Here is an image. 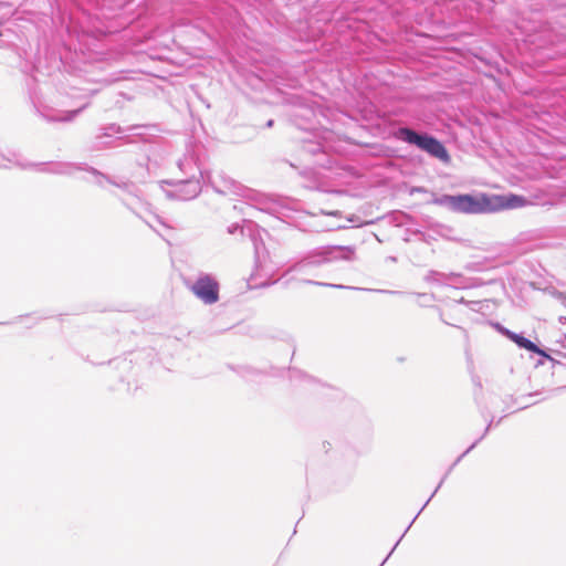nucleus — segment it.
Returning <instances> with one entry per match:
<instances>
[{
  "label": "nucleus",
  "instance_id": "obj_10",
  "mask_svg": "<svg viewBox=\"0 0 566 566\" xmlns=\"http://www.w3.org/2000/svg\"><path fill=\"white\" fill-rule=\"evenodd\" d=\"M510 339L514 342L518 347L542 355L547 359L554 361V359L549 355H547L543 349H541L537 345H535L532 340L525 338L524 336L518 335L516 333L510 334Z\"/></svg>",
  "mask_w": 566,
  "mask_h": 566
},
{
  "label": "nucleus",
  "instance_id": "obj_30",
  "mask_svg": "<svg viewBox=\"0 0 566 566\" xmlns=\"http://www.w3.org/2000/svg\"><path fill=\"white\" fill-rule=\"evenodd\" d=\"M415 523V520H411L408 527H406V531H409V528H411L412 524Z\"/></svg>",
  "mask_w": 566,
  "mask_h": 566
},
{
  "label": "nucleus",
  "instance_id": "obj_29",
  "mask_svg": "<svg viewBox=\"0 0 566 566\" xmlns=\"http://www.w3.org/2000/svg\"><path fill=\"white\" fill-rule=\"evenodd\" d=\"M430 499L424 503L421 510L417 512V515H420L422 513V510L426 507V505L429 503Z\"/></svg>",
  "mask_w": 566,
  "mask_h": 566
},
{
  "label": "nucleus",
  "instance_id": "obj_28",
  "mask_svg": "<svg viewBox=\"0 0 566 566\" xmlns=\"http://www.w3.org/2000/svg\"><path fill=\"white\" fill-rule=\"evenodd\" d=\"M430 499L424 503L421 510L417 512V515H420L422 513V510L426 507V505L429 503Z\"/></svg>",
  "mask_w": 566,
  "mask_h": 566
},
{
  "label": "nucleus",
  "instance_id": "obj_31",
  "mask_svg": "<svg viewBox=\"0 0 566 566\" xmlns=\"http://www.w3.org/2000/svg\"><path fill=\"white\" fill-rule=\"evenodd\" d=\"M415 523V520H411L408 527H406V531H409V528H411L412 524Z\"/></svg>",
  "mask_w": 566,
  "mask_h": 566
},
{
  "label": "nucleus",
  "instance_id": "obj_3",
  "mask_svg": "<svg viewBox=\"0 0 566 566\" xmlns=\"http://www.w3.org/2000/svg\"><path fill=\"white\" fill-rule=\"evenodd\" d=\"M13 166L20 168H34L36 171L56 174V175H71L76 170L82 169L80 166L72 163H39L32 164L21 159V156L14 151H8V154L0 153V167L11 168Z\"/></svg>",
  "mask_w": 566,
  "mask_h": 566
},
{
  "label": "nucleus",
  "instance_id": "obj_7",
  "mask_svg": "<svg viewBox=\"0 0 566 566\" xmlns=\"http://www.w3.org/2000/svg\"><path fill=\"white\" fill-rule=\"evenodd\" d=\"M203 181H208L219 193L245 196V189L222 171L213 175L207 171Z\"/></svg>",
  "mask_w": 566,
  "mask_h": 566
},
{
  "label": "nucleus",
  "instance_id": "obj_8",
  "mask_svg": "<svg viewBox=\"0 0 566 566\" xmlns=\"http://www.w3.org/2000/svg\"><path fill=\"white\" fill-rule=\"evenodd\" d=\"M178 168L188 179L203 180L207 172L202 170L193 148L187 149L184 157L178 160Z\"/></svg>",
  "mask_w": 566,
  "mask_h": 566
},
{
  "label": "nucleus",
  "instance_id": "obj_6",
  "mask_svg": "<svg viewBox=\"0 0 566 566\" xmlns=\"http://www.w3.org/2000/svg\"><path fill=\"white\" fill-rule=\"evenodd\" d=\"M171 189L167 190L166 193L169 198L178 200H191L196 198L201 191L200 179H180L166 181Z\"/></svg>",
  "mask_w": 566,
  "mask_h": 566
},
{
  "label": "nucleus",
  "instance_id": "obj_26",
  "mask_svg": "<svg viewBox=\"0 0 566 566\" xmlns=\"http://www.w3.org/2000/svg\"><path fill=\"white\" fill-rule=\"evenodd\" d=\"M558 321L560 324H566V316H559Z\"/></svg>",
  "mask_w": 566,
  "mask_h": 566
},
{
  "label": "nucleus",
  "instance_id": "obj_16",
  "mask_svg": "<svg viewBox=\"0 0 566 566\" xmlns=\"http://www.w3.org/2000/svg\"><path fill=\"white\" fill-rule=\"evenodd\" d=\"M291 379L292 380H304L306 382H313V379L310 376L302 373L301 370L291 371Z\"/></svg>",
  "mask_w": 566,
  "mask_h": 566
},
{
  "label": "nucleus",
  "instance_id": "obj_2",
  "mask_svg": "<svg viewBox=\"0 0 566 566\" xmlns=\"http://www.w3.org/2000/svg\"><path fill=\"white\" fill-rule=\"evenodd\" d=\"M433 202L450 211L465 214L492 213L490 195H442L434 198Z\"/></svg>",
  "mask_w": 566,
  "mask_h": 566
},
{
  "label": "nucleus",
  "instance_id": "obj_24",
  "mask_svg": "<svg viewBox=\"0 0 566 566\" xmlns=\"http://www.w3.org/2000/svg\"><path fill=\"white\" fill-rule=\"evenodd\" d=\"M558 297L560 298L563 306L566 308V295L559 293Z\"/></svg>",
  "mask_w": 566,
  "mask_h": 566
},
{
  "label": "nucleus",
  "instance_id": "obj_35",
  "mask_svg": "<svg viewBox=\"0 0 566 566\" xmlns=\"http://www.w3.org/2000/svg\"><path fill=\"white\" fill-rule=\"evenodd\" d=\"M272 125H273V120L272 119L268 120L266 127H272Z\"/></svg>",
  "mask_w": 566,
  "mask_h": 566
},
{
  "label": "nucleus",
  "instance_id": "obj_9",
  "mask_svg": "<svg viewBox=\"0 0 566 566\" xmlns=\"http://www.w3.org/2000/svg\"><path fill=\"white\" fill-rule=\"evenodd\" d=\"M525 198L516 195L501 196L490 195V202L492 206V212H496L503 209H514L522 207L525 203Z\"/></svg>",
  "mask_w": 566,
  "mask_h": 566
},
{
  "label": "nucleus",
  "instance_id": "obj_21",
  "mask_svg": "<svg viewBox=\"0 0 566 566\" xmlns=\"http://www.w3.org/2000/svg\"><path fill=\"white\" fill-rule=\"evenodd\" d=\"M458 303H460V304H464V305H468V306H470V307H472V308H474V306L479 304V302H475V301H467V300H465V298H463V297H461V298L458 301Z\"/></svg>",
  "mask_w": 566,
  "mask_h": 566
},
{
  "label": "nucleus",
  "instance_id": "obj_4",
  "mask_svg": "<svg viewBox=\"0 0 566 566\" xmlns=\"http://www.w3.org/2000/svg\"><path fill=\"white\" fill-rule=\"evenodd\" d=\"M397 137L408 144L416 145L419 149L428 153L443 164H449L450 161V155L444 145L428 134H418L411 128L400 127L397 130Z\"/></svg>",
  "mask_w": 566,
  "mask_h": 566
},
{
  "label": "nucleus",
  "instance_id": "obj_27",
  "mask_svg": "<svg viewBox=\"0 0 566 566\" xmlns=\"http://www.w3.org/2000/svg\"><path fill=\"white\" fill-rule=\"evenodd\" d=\"M430 499L424 503L421 510L417 512V515H420L422 513V510L426 507V505L429 503Z\"/></svg>",
  "mask_w": 566,
  "mask_h": 566
},
{
  "label": "nucleus",
  "instance_id": "obj_15",
  "mask_svg": "<svg viewBox=\"0 0 566 566\" xmlns=\"http://www.w3.org/2000/svg\"><path fill=\"white\" fill-rule=\"evenodd\" d=\"M120 132V128L116 125H109L108 127L104 128V133L102 135H98L96 137L97 140H101L103 137H111L115 134H118Z\"/></svg>",
  "mask_w": 566,
  "mask_h": 566
},
{
  "label": "nucleus",
  "instance_id": "obj_25",
  "mask_svg": "<svg viewBox=\"0 0 566 566\" xmlns=\"http://www.w3.org/2000/svg\"><path fill=\"white\" fill-rule=\"evenodd\" d=\"M443 480L439 483V485L434 489L433 493L431 494L430 496V500L432 499V496L438 492L439 488L441 486Z\"/></svg>",
  "mask_w": 566,
  "mask_h": 566
},
{
  "label": "nucleus",
  "instance_id": "obj_11",
  "mask_svg": "<svg viewBox=\"0 0 566 566\" xmlns=\"http://www.w3.org/2000/svg\"><path fill=\"white\" fill-rule=\"evenodd\" d=\"M446 279L448 281L446 285L452 286L454 289H470L476 285L472 282V280L464 277L460 273H446Z\"/></svg>",
  "mask_w": 566,
  "mask_h": 566
},
{
  "label": "nucleus",
  "instance_id": "obj_1",
  "mask_svg": "<svg viewBox=\"0 0 566 566\" xmlns=\"http://www.w3.org/2000/svg\"><path fill=\"white\" fill-rule=\"evenodd\" d=\"M353 255L354 250L349 247H322L311 251L302 260L290 266L283 276L290 273L298 275L311 274L313 268L337 260H350Z\"/></svg>",
  "mask_w": 566,
  "mask_h": 566
},
{
  "label": "nucleus",
  "instance_id": "obj_19",
  "mask_svg": "<svg viewBox=\"0 0 566 566\" xmlns=\"http://www.w3.org/2000/svg\"><path fill=\"white\" fill-rule=\"evenodd\" d=\"M490 427H491V423H489V424H488V427L485 428V431H484L483 436H482L480 439H478L476 441H474V442H473V443H472V444H471V446H470V447H469V448H468V449H467V450H465V451L460 455V458L458 459V461H459L461 458H463L465 454H468V453H469V452H470V451H471V450H472V449L478 444V442H479L481 439H483V437L488 433V431H489Z\"/></svg>",
  "mask_w": 566,
  "mask_h": 566
},
{
  "label": "nucleus",
  "instance_id": "obj_12",
  "mask_svg": "<svg viewBox=\"0 0 566 566\" xmlns=\"http://www.w3.org/2000/svg\"><path fill=\"white\" fill-rule=\"evenodd\" d=\"M87 104L82 105L81 107L73 109V111H62L57 112L53 115H44L48 120L50 122H71L73 120L84 108H86Z\"/></svg>",
  "mask_w": 566,
  "mask_h": 566
},
{
  "label": "nucleus",
  "instance_id": "obj_18",
  "mask_svg": "<svg viewBox=\"0 0 566 566\" xmlns=\"http://www.w3.org/2000/svg\"><path fill=\"white\" fill-rule=\"evenodd\" d=\"M416 295L422 300V302L419 303L420 305H427L428 302H431L434 300L433 294L417 293Z\"/></svg>",
  "mask_w": 566,
  "mask_h": 566
},
{
  "label": "nucleus",
  "instance_id": "obj_20",
  "mask_svg": "<svg viewBox=\"0 0 566 566\" xmlns=\"http://www.w3.org/2000/svg\"><path fill=\"white\" fill-rule=\"evenodd\" d=\"M303 281L305 283L315 284V285H325V286H332V287H337V289H344L345 287L344 285L326 284V283H319V282L311 281V280H303Z\"/></svg>",
  "mask_w": 566,
  "mask_h": 566
},
{
  "label": "nucleus",
  "instance_id": "obj_5",
  "mask_svg": "<svg viewBox=\"0 0 566 566\" xmlns=\"http://www.w3.org/2000/svg\"><path fill=\"white\" fill-rule=\"evenodd\" d=\"M188 287L193 295L206 305H212L219 301L220 285L210 274H199Z\"/></svg>",
  "mask_w": 566,
  "mask_h": 566
},
{
  "label": "nucleus",
  "instance_id": "obj_13",
  "mask_svg": "<svg viewBox=\"0 0 566 566\" xmlns=\"http://www.w3.org/2000/svg\"><path fill=\"white\" fill-rule=\"evenodd\" d=\"M90 171L93 174V176L95 178V184L98 186H103V182L107 181L116 187L123 188L128 191H130V189L133 188V184H130V182L117 184V182L113 181L109 177L105 176L104 174L99 172L98 170H96L94 168H90Z\"/></svg>",
  "mask_w": 566,
  "mask_h": 566
},
{
  "label": "nucleus",
  "instance_id": "obj_17",
  "mask_svg": "<svg viewBox=\"0 0 566 566\" xmlns=\"http://www.w3.org/2000/svg\"><path fill=\"white\" fill-rule=\"evenodd\" d=\"M145 222L155 231H158L155 223H158L163 227H167L166 223L158 216H153L151 219H146Z\"/></svg>",
  "mask_w": 566,
  "mask_h": 566
},
{
  "label": "nucleus",
  "instance_id": "obj_22",
  "mask_svg": "<svg viewBox=\"0 0 566 566\" xmlns=\"http://www.w3.org/2000/svg\"><path fill=\"white\" fill-rule=\"evenodd\" d=\"M497 328L499 331L505 335L507 338H510V334H515L514 332H511L510 329L505 328V327H502L500 325H497Z\"/></svg>",
  "mask_w": 566,
  "mask_h": 566
},
{
  "label": "nucleus",
  "instance_id": "obj_14",
  "mask_svg": "<svg viewBox=\"0 0 566 566\" xmlns=\"http://www.w3.org/2000/svg\"><path fill=\"white\" fill-rule=\"evenodd\" d=\"M424 281L428 283H434V284H441V285H446L448 283V281L446 279V273L433 271V270L429 271L426 274Z\"/></svg>",
  "mask_w": 566,
  "mask_h": 566
},
{
  "label": "nucleus",
  "instance_id": "obj_34",
  "mask_svg": "<svg viewBox=\"0 0 566 566\" xmlns=\"http://www.w3.org/2000/svg\"><path fill=\"white\" fill-rule=\"evenodd\" d=\"M415 523V520H411L408 527H406V531H409V528H411L412 524Z\"/></svg>",
  "mask_w": 566,
  "mask_h": 566
},
{
  "label": "nucleus",
  "instance_id": "obj_32",
  "mask_svg": "<svg viewBox=\"0 0 566 566\" xmlns=\"http://www.w3.org/2000/svg\"><path fill=\"white\" fill-rule=\"evenodd\" d=\"M415 523V520H411L408 527H406V531H409V528H411L412 524Z\"/></svg>",
  "mask_w": 566,
  "mask_h": 566
},
{
  "label": "nucleus",
  "instance_id": "obj_23",
  "mask_svg": "<svg viewBox=\"0 0 566 566\" xmlns=\"http://www.w3.org/2000/svg\"><path fill=\"white\" fill-rule=\"evenodd\" d=\"M438 312H439L440 319H441L444 324H447V325H451V323H449L448 321H446V319H444V317H443V313H442V311H441L440 308H438ZM452 326H454V325L452 324Z\"/></svg>",
  "mask_w": 566,
  "mask_h": 566
},
{
  "label": "nucleus",
  "instance_id": "obj_33",
  "mask_svg": "<svg viewBox=\"0 0 566 566\" xmlns=\"http://www.w3.org/2000/svg\"><path fill=\"white\" fill-rule=\"evenodd\" d=\"M415 523V520H411L408 527H406V531H409V528H411L412 524Z\"/></svg>",
  "mask_w": 566,
  "mask_h": 566
}]
</instances>
